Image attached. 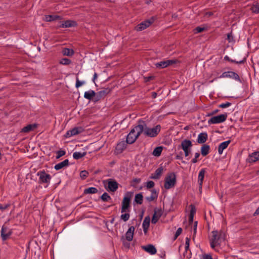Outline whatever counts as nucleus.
Masks as SVG:
<instances>
[{
    "label": "nucleus",
    "mask_w": 259,
    "mask_h": 259,
    "mask_svg": "<svg viewBox=\"0 0 259 259\" xmlns=\"http://www.w3.org/2000/svg\"><path fill=\"white\" fill-rule=\"evenodd\" d=\"M227 117V114H221L213 116L208 120V123L211 124L222 123L226 120Z\"/></svg>",
    "instance_id": "nucleus-5"
},
{
    "label": "nucleus",
    "mask_w": 259,
    "mask_h": 259,
    "mask_svg": "<svg viewBox=\"0 0 259 259\" xmlns=\"http://www.w3.org/2000/svg\"><path fill=\"white\" fill-rule=\"evenodd\" d=\"M176 158L177 159L182 160V159H183V157H182L181 155H177L176 156Z\"/></svg>",
    "instance_id": "nucleus-62"
},
{
    "label": "nucleus",
    "mask_w": 259,
    "mask_h": 259,
    "mask_svg": "<svg viewBox=\"0 0 259 259\" xmlns=\"http://www.w3.org/2000/svg\"><path fill=\"white\" fill-rule=\"evenodd\" d=\"M160 130L161 126L159 124H158L152 128L148 127L146 124L144 135L150 138L156 137L160 133Z\"/></svg>",
    "instance_id": "nucleus-2"
},
{
    "label": "nucleus",
    "mask_w": 259,
    "mask_h": 259,
    "mask_svg": "<svg viewBox=\"0 0 259 259\" xmlns=\"http://www.w3.org/2000/svg\"><path fill=\"white\" fill-rule=\"evenodd\" d=\"M108 185L107 191L114 192L118 188V183L114 179H109L106 180Z\"/></svg>",
    "instance_id": "nucleus-9"
},
{
    "label": "nucleus",
    "mask_w": 259,
    "mask_h": 259,
    "mask_svg": "<svg viewBox=\"0 0 259 259\" xmlns=\"http://www.w3.org/2000/svg\"><path fill=\"white\" fill-rule=\"evenodd\" d=\"M88 175L89 172L87 170H82L80 173V177L84 180L88 177Z\"/></svg>",
    "instance_id": "nucleus-47"
},
{
    "label": "nucleus",
    "mask_w": 259,
    "mask_h": 259,
    "mask_svg": "<svg viewBox=\"0 0 259 259\" xmlns=\"http://www.w3.org/2000/svg\"><path fill=\"white\" fill-rule=\"evenodd\" d=\"M155 20V19L154 17L151 18L150 19L145 20L141 23H140L137 26V30L138 31H142L148 27H149L151 24H152Z\"/></svg>",
    "instance_id": "nucleus-10"
},
{
    "label": "nucleus",
    "mask_w": 259,
    "mask_h": 259,
    "mask_svg": "<svg viewBox=\"0 0 259 259\" xmlns=\"http://www.w3.org/2000/svg\"><path fill=\"white\" fill-rule=\"evenodd\" d=\"M180 147L183 151L191 150L192 147V142L189 140L185 139L182 142Z\"/></svg>",
    "instance_id": "nucleus-17"
},
{
    "label": "nucleus",
    "mask_w": 259,
    "mask_h": 259,
    "mask_svg": "<svg viewBox=\"0 0 259 259\" xmlns=\"http://www.w3.org/2000/svg\"><path fill=\"white\" fill-rule=\"evenodd\" d=\"M127 144V143H126V142L124 141H121L117 143L115 147L114 151L115 153L116 154H119L121 153L123 151V150L126 148Z\"/></svg>",
    "instance_id": "nucleus-12"
},
{
    "label": "nucleus",
    "mask_w": 259,
    "mask_h": 259,
    "mask_svg": "<svg viewBox=\"0 0 259 259\" xmlns=\"http://www.w3.org/2000/svg\"><path fill=\"white\" fill-rule=\"evenodd\" d=\"M190 207H191V210H190V214H194H194H195V212H196V208H195V207L193 205H192V204L190 205Z\"/></svg>",
    "instance_id": "nucleus-54"
},
{
    "label": "nucleus",
    "mask_w": 259,
    "mask_h": 259,
    "mask_svg": "<svg viewBox=\"0 0 259 259\" xmlns=\"http://www.w3.org/2000/svg\"><path fill=\"white\" fill-rule=\"evenodd\" d=\"M69 165L68 159H65L64 161L59 162L55 165V169L57 170H60L64 167L67 166Z\"/></svg>",
    "instance_id": "nucleus-27"
},
{
    "label": "nucleus",
    "mask_w": 259,
    "mask_h": 259,
    "mask_svg": "<svg viewBox=\"0 0 259 259\" xmlns=\"http://www.w3.org/2000/svg\"><path fill=\"white\" fill-rule=\"evenodd\" d=\"M176 183V176L175 173L168 174L164 180V188L166 189H169L174 187Z\"/></svg>",
    "instance_id": "nucleus-3"
},
{
    "label": "nucleus",
    "mask_w": 259,
    "mask_h": 259,
    "mask_svg": "<svg viewBox=\"0 0 259 259\" xmlns=\"http://www.w3.org/2000/svg\"><path fill=\"white\" fill-rule=\"evenodd\" d=\"M231 105V103L230 102H226L224 103H222L219 105V107L221 108H225L229 107Z\"/></svg>",
    "instance_id": "nucleus-49"
},
{
    "label": "nucleus",
    "mask_w": 259,
    "mask_h": 259,
    "mask_svg": "<svg viewBox=\"0 0 259 259\" xmlns=\"http://www.w3.org/2000/svg\"><path fill=\"white\" fill-rule=\"evenodd\" d=\"M135 229V228L134 226H131L126 232L125 238L127 241H131L133 240Z\"/></svg>",
    "instance_id": "nucleus-20"
},
{
    "label": "nucleus",
    "mask_w": 259,
    "mask_h": 259,
    "mask_svg": "<svg viewBox=\"0 0 259 259\" xmlns=\"http://www.w3.org/2000/svg\"><path fill=\"white\" fill-rule=\"evenodd\" d=\"M227 39L229 42H231L233 39V37L231 33H229L227 34Z\"/></svg>",
    "instance_id": "nucleus-56"
},
{
    "label": "nucleus",
    "mask_w": 259,
    "mask_h": 259,
    "mask_svg": "<svg viewBox=\"0 0 259 259\" xmlns=\"http://www.w3.org/2000/svg\"><path fill=\"white\" fill-rule=\"evenodd\" d=\"M191 150L184 151V153H185V156L186 157H187L188 156H189V154L191 153Z\"/></svg>",
    "instance_id": "nucleus-58"
},
{
    "label": "nucleus",
    "mask_w": 259,
    "mask_h": 259,
    "mask_svg": "<svg viewBox=\"0 0 259 259\" xmlns=\"http://www.w3.org/2000/svg\"><path fill=\"white\" fill-rule=\"evenodd\" d=\"M101 99H102V98L99 95V94L97 92V93H96V95L94 96L93 101L94 102H97L99 101V100H100Z\"/></svg>",
    "instance_id": "nucleus-50"
},
{
    "label": "nucleus",
    "mask_w": 259,
    "mask_h": 259,
    "mask_svg": "<svg viewBox=\"0 0 259 259\" xmlns=\"http://www.w3.org/2000/svg\"><path fill=\"white\" fill-rule=\"evenodd\" d=\"M205 174V170L204 168L201 169L198 174V183L199 184V189H201L202 187V184L203 179L204 178V175Z\"/></svg>",
    "instance_id": "nucleus-18"
},
{
    "label": "nucleus",
    "mask_w": 259,
    "mask_h": 259,
    "mask_svg": "<svg viewBox=\"0 0 259 259\" xmlns=\"http://www.w3.org/2000/svg\"><path fill=\"white\" fill-rule=\"evenodd\" d=\"M134 181L137 183H139L140 182V180L139 179H135L134 180Z\"/></svg>",
    "instance_id": "nucleus-64"
},
{
    "label": "nucleus",
    "mask_w": 259,
    "mask_h": 259,
    "mask_svg": "<svg viewBox=\"0 0 259 259\" xmlns=\"http://www.w3.org/2000/svg\"><path fill=\"white\" fill-rule=\"evenodd\" d=\"M111 92V90L109 88L103 89V90L98 92L99 96L102 98L105 97L108 94Z\"/></svg>",
    "instance_id": "nucleus-31"
},
{
    "label": "nucleus",
    "mask_w": 259,
    "mask_h": 259,
    "mask_svg": "<svg viewBox=\"0 0 259 259\" xmlns=\"http://www.w3.org/2000/svg\"><path fill=\"white\" fill-rule=\"evenodd\" d=\"M209 150L210 146L209 145H203L201 148V153L204 156H206L209 153Z\"/></svg>",
    "instance_id": "nucleus-30"
},
{
    "label": "nucleus",
    "mask_w": 259,
    "mask_h": 259,
    "mask_svg": "<svg viewBox=\"0 0 259 259\" xmlns=\"http://www.w3.org/2000/svg\"><path fill=\"white\" fill-rule=\"evenodd\" d=\"M163 213V211L161 209L159 208H155L154 210V214L152 216V218L151 220V222L152 224H156L159 218L161 217Z\"/></svg>",
    "instance_id": "nucleus-13"
},
{
    "label": "nucleus",
    "mask_w": 259,
    "mask_h": 259,
    "mask_svg": "<svg viewBox=\"0 0 259 259\" xmlns=\"http://www.w3.org/2000/svg\"><path fill=\"white\" fill-rule=\"evenodd\" d=\"M163 171V168L162 166L158 167L155 171L152 174L150 178L153 180H158L161 177Z\"/></svg>",
    "instance_id": "nucleus-16"
},
{
    "label": "nucleus",
    "mask_w": 259,
    "mask_h": 259,
    "mask_svg": "<svg viewBox=\"0 0 259 259\" xmlns=\"http://www.w3.org/2000/svg\"><path fill=\"white\" fill-rule=\"evenodd\" d=\"M101 199L104 202L108 201L109 200L111 199V197L109 195L106 193L104 192L102 195L101 196Z\"/></svg>",
    "instance_id": "nucleus-42"
},
{
    "label": "nucleus",
    "mask_w": 259,
    "mask_h": 259,
    "mask_svg": "<svg viewBox=\"0 0 259 259\" xmlns=\"http://www.w3.org/2000/svg\"><path fill=\"white\" fill-rule=\"evenodd\" d=\"M146 186L147 189L152 188L154 186V183L152 181H148L147 182Z\"/></svg>",
    "instance_id": "nucleus-51"
},
{
    "label": "nucleus",
    "mask_w": 259,
    "mask_h": 259,
    "mask_svg": "<svg viewBox=\"0 0 259 259\" xmlns=\"http://www.w3.org/2000/svg\"><path fill=\"white\" fill-rule=\"evenodd\" d=\"M10 206L11 204L9 203L5 204L0 203V210L2 211H4L5 210L7 209Z\"/></svg>",
    "instance_id": "nucleus-43"
},
{
    "label": "nucleus",
    "mask_w": 259,
    "mask_h": 259,
    "mask_svg": "<svg viewBox=\"0 0 259 259\" xmlns=\"http://www.w3.org/2000/svg\"><path fill=\"white\" fill-rule=\"evenodd\" d=\"M212 238L210 240V244L212 248L214 249L215 246L221 245V243L225 239V233L221 231H212Z\"/></svg>",
    "instance_id": "nucleus-1"
},
{
    "label": "nucleus",
    "mask_w": 259,
    "mask_h": 259,
    "mask_svg": "<svg viewBox=\"0 0 259 259\" xmlns=\"http://www.w3.org/2000/svg\"><path fill=\"white\" fill-rule=\"evenodd\" d=\"M83 130L80 127H75L71 130L67 131L65 134L66 138L70 137L73 136L77 135L82 133Z\"/></svg>",
    "instance_id": "nucleus-14"
},
{
    "label": "nucleus",
    "mask_w": 259,
    "mask_h": 259,
    "mask_svg": "<svg viewBox=\"0 0 259 259\" xmlns=\"http://www.w3.org/2000/svg\"><path fill=\"white\" fill-rule=\"evenodd\" d=\"M138 137L136 134L134 132V130H131L126 136V142L128 144H133Z\"/></svg>",
    "instance_id": "nucleus-15"
},
{
    "label": "nucleus",
    "mask_w": 259,
    "mask_h": 259,
    "mask_svg": "<svg viewBox=\"0 0 259 259\" xmlns=\"http://www.w3.org/2000/svg\"><path fill=\"white\" fill-rule=\"evenodd\" d=\"M98 192V190L95 187H89L84 190L83 193L84 194H95Z\"/></svg>",
    "instance_id": "nucleus-34"
},
{
    "label": "nucleus",
    "mask_w": 259,
    "mask_h": 259,
    "mask_svg": "<svg viewBox=\"0 0 259 259\" xmlns=\"http://www.w3.org/2000/svg\"><path fill=\"white\" fill-rule=\"evenodd\" d=\"M190 239L188 237H186V240H185V245L190 246Z\"/></svg>",
    "instance_id": "nucleus-57"
},
{
    "label": "nucleus",
    "mask_w": 259,
    "mask_h": 259,
    "mask_svg": "<svg viewBox=\"0 0 259 259\" xmlns=\"http://www.w3.org/2000/svg\"><path fill=\"white\" fill-rule=\"evenodd\" d=\"M71 60L68 58H63L60 61V63L61 64L65 65H69L71 63Z\"/></svg>",
    "instance_id": "nucleus-44"
},
{
    "label": "nucleus",
    "mask_w": 259,
    "mask_h": 259,
    "mask_svg": "<svg viewBox=\"0 0 259 259\" xmlns=\"http://www.w3.org/2000/svg\"><path fill=\"white\" fill-rule=\"evenodd\" d=\"M36 127L37 124H28L22 128V132L24 133H28L30 131L34 130L35 128H36Z\"/></svg>",
    "instance_id": "nucleus-29"
},
{
    "label": "nucleus",
    "mask_w": 259,
    "mask_h": 259,
    "mask_svg": "<svg viewBox=\"0 0 259 259\" xmlns=\"http://www.w3.org/2000/svg\"><path fill=\"white\" fill-rule=\"evenodd\" d=\"M157 93L156 92H152L151 93V96L152 97L153 99H155L157 97Z\"/></svg>",
    "instance_id": "nucleus-60"
},
{
    "label": "nucleus",
    "mask_w": 259,
    "mask_h": 259,
    "mask_svg": "<svg viewBox=\"0 0 259 259\" xmlns=\"http://www.w3.org/2000/svg\"><path fill=\"white\" fill-rule=\"evenodd\" d=\"M208 135L206 133H201L198 136L197 141L199 144H203L206 141Z\"/></svg>",
    "instance_id": "nucleus-23"
},
{
    "label": "nucleus",
    "mask_w": 259,
    "mask_h": 259,
    "mask_svg": "<svg viewBox=\"0 0 259 259\" xmlns=\"http://www.w3.org/2000/svg\"><path fill=\"white\" fill-rule=\"evenodd\" d=\"M230 142L231 141L230 140H228L222 142L219 145L218 147V152L220 154H222L223 150L227 148Z\"/></svg>",
    "instance_id": "nucleus-26"
},
{
    "label": "nucleus",
    "mask_w": 259,
    "mask_h": 259,
    "mask_svg": "<svg viewBox=\"0 0 259 259\" xmlns=\"http://www.w3.org/2000/svg\"><path fill=\"white\" fill-rule=\"evenodd\" d=\"M130 211H125L123 213H121L122 214L120 215V219L124 222L127 221L130 218Z\"/></svg>",
    "instance_id": "nucleus-38"
},
{
    "label": "nucleus",
    "mask_w": 259,
    "mask_h": 259,
    "mask_svg": "<svg viewBox=\"0 0 259 259\" xmlns=\"http://www.w3.org/2000/svg\"><path fill=\"white\" fill-rule=\"evenodd\" d=\"M84 81L79 80L78 78L77 77L76 78L75 87L76 88H78L79 87H81L82 85L84 84Z\"/></svg>",
    "instance_id": "nucleus-46"
},
{
    "label": "nucleus",
    "mask_w": 259,
    "mask_h": 259,
    "mask_svg": "<svg viewBox=\"0 0 259 259\" xmlns=\"http://www.w3.org/2000/svg\"><path fill=\"white\" fill-rule=\"evenodd\" d=\"M162 149L163 148L161 146L157 147L154 149L152 154L155 156L158 157L161 155Z\"/></svg>",
    "instance_id": "nucleus-35"
},
{
    "label": "nucleus",
    "mask_w": 259,
    "mask_h": 259,
    "mask_svg": "<svg viewBox=\"0 0 259 259\" xmlns=\"http://www.w3.org/2000/svg\"><path fill=\"white\" fill-rule=\"evenodd\" d=\"M142 248L148 252L150 254L153 255L156 254L157 250L155 246L152 244H149L146 246H143Z\"/></svg>",
    "instance_id": "nucleus-19"
},
{
    "label": "nucleus",
    "mask_w": 259,
    "mask_h": 259,
    "mask_svg": "<svg viewBox=\"0 0 259 259\" xmlns=\"http://www.w3.org/2000/svg\"><path fill=\"white\" fill-rule=\"evenodd\" d=\"M224 60H226V61H229V62H233V63H235L236 64H242V63H244V62L246 61V59L244 58L243 60H241V61H235V60H233L232 59H231L229 56H225L224 57Z\"/></svg>",
    "instance_id": "nucleus-39"
},
{
    "label": "nucleus",
    "mask_w": 259,
    "mask_h": 259,
    "mask_svg": "<svg viewBox=\"0 0 259 259\" xmlns=\"http://www.w3.org/2000/svg\"><path fill=\"white\" fill-rule=\"evenodd\" d=\"M87 154L86 152H75L73 153V158L74 159H79L85 156Z\"/></svg>",
    "instance_id": "nucleus-32"
},
{
    "label": "nucleus",
    "mask_w": 259,
    "mask_h": 259,
    "mask_svg": "<svg viewBox=\"0 0 259 259\" xmlns=\"http://www.w3.org/2000/svg\"><path fill=\"white\" fill-rule=\"evenodd\" d=\"M74 51L72 49H70L68 48H65L63 49L62 51V53L64 55L71 56L74 54Z\"/></svg>",
    "instance_id": "nucleus-37"
},
{
    "label": "nucleus",
    "mask_w": 259,
    "mask_h": 259,
    "mask_svg": "<svg viewBox=\"0 0 259 259\" xmlns=\"http://www.w3.org/2000/svg\"><path fill=\"white\" fill-rule=\"evenodd\" d=\"M254 215H258L259 214V207L256 209L254 213Z\"/></svg>",
    "instance_id": "nucleus-63"
},
{
    "label": "nucleus",
    "mask_w": 259,
    "mask_h": 259,
    "mask_svg": "<svg viewBox=\"0 0 259 259\" xmlns=\"http://www.w3.org/2000/svg\"><path fill=\"white\" fill-rule=\"evenodd\" d=\"M151 195L149 196L145 197L146 200L148 202H151L154 200L157 199L158 195V193L155 189H152L151 191Z\"/></svg>",
    "instance_id": "nucleus-22"
},
{
    "label": "nucleus",
    "mask_w": 259,
    "mask_h": 259,
    "mask_svg": "<svg viewBox=\"0 0 259 259\" xmlns=\"http://www.w3.org/2000/svg\"><path fill=\"white\" fill-rule=\"evenodd\" d=\"M194 215V214H192L190 213L189 220L190 222H193Z\"/></svg>",
    "instance_id": "nucleus-61"
},
{
    "label": "nucleus",
    "mask_w": 259,
    "mask_h": 259,
    "mask_svg": "<svg viewBox=\"0 0 259 259\" xmlns=\"http://www.w3.org/2000/svg\"><path fill=\"white\" fill-rule=\"evenodd\" d=\"M259 160V152H254L249 154L247 161L249 162H254Z\"/></svg>",
    "instance_id": "nucleus-21"
},
{
    "label": "nucleus",
    "mask_w": 259,
    "mask_h": 259,
    "mask_svg": "<svg viewBox=\"0 0 259 259\" xmlns=\"http://www.w3.org/2000/svg\"><path fill=\"white\" fill-rule=\"evenodd\" d=\"M6 229L4 226L2 227L1 229V237L3 240H6L11 235V233H6L5 230Z\"/></svg>",
    "instance_id": "nucleus-33"
},
{
    "label": "nucleus",
    "mask_w": 259,
    "mask_h": 259,
    "mask_svg": "<svg viewBox=\"0 0 259 259\" xmlns=\"http://www.w3.org/2000/svg\"><path fill=\"white\" fill-rule=\"evenodd\" d=\"M251 10L253 13H259V3H255L253 4L251 7Z\"/></svg>",
    "instance_id": "nucleus-40"
},
{
    "label": "nucleus",
    "mask_w": 259,
    "mask_h": 259,
    "mask_svg": "<svg viewBox=\"0 0 259 259\" xmlns=\"http://www.w3.org/2000/svg\"><path fill=\"white\" fill-rule=\"evenodd\" d=\"M204 29H205L204 27H201L198 26V27H196L194 29V32L195 33H198L202 32L204 30Z\"/></svg>",
    "instance_id": "nucleus-48"
},
{
    "label": "nucleus",
    "mask_w": 259,
    "mask_h": 259,
    "mask_svg": "<svg viewBox=\"0 0 259 259\" xmlns=\"http://www.w3.org/2000/svg\"><path fill=\"white\" fill-rule=\"evenodd\" d=\"M146 123L143 121H139V124L135 126L131 130H134V132L136 134L137 136L139 137L142 133L144 134V131L146 127Z\"/></svg>",
    "instance_id": "nucleus-8"
},
{
    "label": "nucleus",
    "mask_w": 259,
    "mask_h": 259,
    "mask_svg": "<svg viewBox=\"0 0 259 259\" xmlns=\"http://www.w3.org/2000/svg\"><path fill=\"white\" fill-rule=\"evenodd\" d=\"M176 62V61L174 60H167L156 63L155 64V66L158 68H164L170 65L175 64Z\"/></svg>",
    "instance_id": "nucleus-11"
},
{
    "label": "nucleus",
    "mask_w": 259,
    "mask_h": 259,
    "mask_svg": "<svg viewBox=\"0 0 259 259\" xmlns=\"http://www.w3.org/2000/svg\"><path fill=\"white\" fill-rule=\"evenodd\" d=\"M60 17L56 15H47L45 17L46 21L50 22L59 19Z\"/></svg>",
    "instance_id": "nucleus-41"
},
{
    "label": "nucleus",
    "mask_w": 259,
    "mask_h": 259,
    "mask_svg": "<svg viewBox=\"0 0 259 259\" xmlns=\"http://www.w3.org/2000/svg\"><path fill=\"white\" fill-rule=\"evenodd\" d=\"M200 156V153L198 152H196L195 153V157L192 160V162L193 163H195L197 162V159Z\"/></svg>",
    "instance_id": "nucleus-53"
},
{
    "label": "nucleus",
    "mask_w": 259,
    "mask_h": 259,
    "mask_svg": "<svg viewBox=\"0 0 259 259\" xmlns=\"http://www.w3.org/2000/svg\"><path fill=\"white\" fill-rule=\"evenodd\" d=\"M36 175L39 177V184H50L52 177L50 174H47L44 170L38 171Z\"/></svg>",
    "instance_id": "nucleus-4"
},
{
    "label": "nucleus",
    "mask_w": 259,
    "mask_h": 259,
    "mask_svg": "<svg viewBox=\"0 0 259 259\" xmlns=\"http://www.w3.org/2000/svg\"><path fill=\"white\" fill-rule=\"evenodd\" d=\"M201 259H212L211 255L208 254H205L202 255Z\"/></svg>",
    "instance_id": "nucleus-55"
},
{
    "label": "nucleus",
    "mask_w": 259,
    "mask_h": 259,
    "mask_svg": "<svg viewBox=\"0 0 259 259\" xmlns=\"http://www.w3.org/2000/svg\"><path fill=\"white\" fill-rule=\"evenodd\" d=\"M143 196L142 193H138L135 195V201L138 204H141L143 202Z\"/></svg>",
    "instance_id": "nucleus-36"
},
{
    "label": "nucleus",
    "mask_w": 259,
    "mask_h": 259,
    "mask_svg": "<svg viewBox=\"0 0 259 259\" xmlns=\"http://www.w3.org/2000/svg\"><path fill=\"white\" fill-rule=\"evenodd\" d=\"M219 78H230L237 81H241L239 75L233 71L224 72L220 76Z\"/></svg>",
    "instance_id": "nucleus-7"
},
{
    "label": "nucleus",
    "mask_w": 259,
    "mask_h": 259,
    "mask_svg": "<svg viewBox=\"0 0 259 259\" xmlns=\"http://www.w3.org/2000/svg\"><path fill=\"white\" fill-rule=\"evenodd\" d=\"M150 217L149 216L145 217L143 222V224H142L143 231L145 233H146L148 230V228H149V225H150Z\"/></svg>",
    "instance_id": "nucleus-24"
},
{
    "label": "nucleus",
    "mask_w": 259,
    "mask_h": 259,
    "mask_svg": "<svg viewBox=\"0 0 259 259\" xmlns=\"http://www.w3.org/2000/svg\"><path fill=\"white\" fill-rule=\"evenodd\" d=\"M66 153V152L64 150H59L56 152V158L59 159L61 157L64 156Z\"/></svg>",
    "instance_id": "nucleus-45"
},
{
    "label": "nucleus",
    "mask_w": 259,
    "mask_h": 259,
    "mask_svg": "<svg viewBox=\"0 0 259 259\" xmlns=\"http://www.w3.org/2000/svg\"><path fill=\"white\" fill-rule=\"evenodd\" d=\"M96 95V92L92 90H90L87 92H85L84 94V98L89 100H93L94 96Z\"/></svg>",
    "instance_id": "nucleus-28"
},
{
    "label": "nucleus",
    "mask_w": 259,
    "mask_h": 259,
    "mask_svg": "<svg viewBox=\"0 0 259 259\" xmlns=\"http://www.w3.org/2000/svg\"><path fill=\"white\" fill-rule=\"evenodd\" d=\"M77 24L75 21H71V20H67L63 22L60 27L62 28H68L71 27L76 26Z\"/></svg>",
    "instance_id": "nucleus-25"
},
{
    "label": "nucleus",
    "mask_w": 259,
    "mask_h": 259,
    "mask_svg": "<svg viewBox=\"0 0 259 259\" xmlns=\"http://www.w3.org/2000/svg\"><path fill=\"white\" fill-rule=\"evenodd\" d=\"M197 222H195L194 224V232L195 234L197 229Z\"/></svg>",
    "instance_id": "nucleus-59"
},
{
    "label": "nucleus",
    "mask_w": 259,
    "mask_h": 259,
    "mask_svg": "<svg viewBox=\"0 0 259 259\" xmlns=\"http://www.w3.org/2000/svg\"><path fill=\"white\" fill-rule=\"evenodd\" d=\"M130 202H131V197L128 196H125L122 201L121 203V212L123 213L126 211H131V206H130Z\"/></svg>",
    "instance_id": "nucleus-6"
},
{
    "label": "nucleus",
    "mask_w": 259,
    "mask_h": 259,
    "mask_svg": "<svg viewBox=\"0 0 259 259\" xmlns=\"http://www.w3.org/2000/svg\"><path fill=\"white\" fill-rule=\"evenodd\" d=\"M182 229L181 228H179L177 230L174 237V239H176L177 237L182 233Z\"/></svg>",
    "instance_id": "nucleus-52"
}]
</instances>
